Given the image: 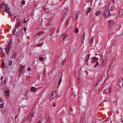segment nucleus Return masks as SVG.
<instances>
[{
	"label": "nucleus",
	"mask_w": 123,
	"mask_h": 123,
	"mask_svg": "<svg viewBox=\"0 0 123 123\" xmlns=\"http://www.w3.org/2000/svg\"><path fill=\"white\" fill-rule=\"evenodd\" d=\"M85 33H84L82 36L81 39V43H84V41L85 38Z\"/></svg>",
	"instance_id": "8"
},
{
	"label": "nucleus",
	"mask_w": 123,
	"mask_h": 123,
	"mask_svg": "<svg viewBox=\"0 0 123 123\" xmlns=\"http://www.w3.org/2000/svg\"><path fill=\"white\" fill-rule=\"evenodd\" d=\"M62 36L63 37V40H65L66 39L67 36V34L66 33H63L62 34Z\"/></svg>",
	"instance_id": "13"
},
{
	"label": "nucleus",
	"mask_w": 123,
	"mask_h": 123,
	"mask_svg": "<svg viewBox=\"0 0 123 123\" xmlns=\"http://www.w3.org/2000/svg\"><path fill=\"white\" fill-rule=\"evenodd\" d=\"M101 12V10L97 11L95 13V15L96 16H99Z\"/></svg>",
	"instance_id": "15"
},
{
	"label": "nucleus",
	"mask_w": 123,
	"mask_h": 123,
	"mask_svg": "<svg viewBox=\"0 0 123 123\" xmlns=\"http://www.w3.org/2000/svg\"><path fill=\"white\" fill-rule=\"evenodd\" d=\"M17 56V53L15 52H13V54L12 55L10 56V58L11 59L14 58Z\"/></svg>",
	"instance_id": "12"
},
{
	"label": "nucleus",
	"mask_w": 123,
	"mask_h": 123,
	"mask_svg": "<svg viewBox=\"0 0 123 123\" xmlns=\"http://www.w3.org/2000/svg\"><path fill=\"white\" fill-rule=\"evenodd\" d=\"M10 43V42H9L5 49L6 52L7 53V55L8 54V53L9 52L11 48Z\"/></svg>",
	"instance_id": "3"
},
{
	"label": "nucleus",
	"mask_w": 123,
	"mask_h": 123,
	"mask_svg": "<svg viewBox=\"0 0 123 123\" xmlns=\"http://www.w3.org/2000/svg\"><path fill=\"white\" fill-rule=\"evenodd\" d=\"M102 78V77L101 76H100L99 77L98 81L97 82V83H96V86H98L99 85L100 82H101V81Z\"/></svg>",
	"instance_id": "10"
},
{
	"label": "nucleus",
	"mask_w": 123,
	"mask_h": 123,
	"mask_svg": "<svg viewBox=\"0 0 123 123\" xmlns=\"http://www.w3.org/2000/svg\"><path fill=\"white\" fill-rule=\"evenodd\" d=\"M66 59H65V60H64L62 62V65H64V64H65V60H66Z\"/></svg>",
	"instance_id": "37"
},
{
	"label": "nucleus",
	"mask_w": 123,
	"mask_h": 123,
	"mask_svg": "<svg viewBox=\"0 0 123 123\" xmlns=\"http://www.w3.org/2000/svg\"><path fill=\"white\" fill-rule=\"evenodd\" d=\"M75 33H78L79 32L78 29L77 28H76V29H75Z\"/></svg>",
	"instance_id": "36"
},
{
	"label": "nucleus",
	"mask_w": 123,
	"mask_h": 123,
	"mask_svg": "<svg viewBox=\"0 0 123 123\" xmlns=\"http://www.w3.org/2000/svg\"><path fill=\"white\" fill-rule=\"evenodd\" d=\"M16 21H18V22H19V20H18V19H17H17H16Z\"/></svg>",
	"instance_id": "50"
},
{
	"label": "nucleus",
	"mask_w": 123,
	"mask_h": 123,
	"mask_svg": "<svg viewBox=\"0 0 123 123\" xmlns=\"http://www.w3.org/2000/svg\"><path fill=\"white\" fill-rule=\"evenodd\" d=\"M69 23V22L68 21L66 22L65 25V26H66Z\"/></svg>",
	"instance_id": "39"
},
{
	"label": "nucleus",
	"mask_w": 123,
	"mask_h": 123,
	"mask_svg": "<svg viewBox=\"0 0 123 123\" xmlns=\"http://www.w3.org/2000/svg\"><path fill=\"white\" fill-rule=\"evenodd\" d=\"M118 86L120 88L123 86V79L121 78L119 79Z\"/></svg>",
	"instance_id": "5"
},
{
	"label": "nucleus",
	"mask_w": 123,
	"mask_h": 123,
	"mask_svg": "<svg viewBox=\"0 0 123 123\" xmlns=\"http://www.w3.org/2000/svg\"><path fill=\"white\" fill-rule=\"evenodd\" d=\"M12 64V61H9L8 63V64L9 66H11Z\"/></svg>",
	"instance_id": "26"
},
{
	"label": "nucleus",
	"mask_w": 123,
	"mask_h": 123,
	"mask_svg": "<svg viewBox=\"0 0 123 123\" xmlns=\"http://www.w3.org/2000/svg\"><path fill=\"white\" fill-rule=\"evenodd\" d=\"M79 14V13L78 12H76L75 14V20H76L78 18V15Z\"/></svg>",
	"instance_id": "23"
},
{
	"label": "nucleus",
	"mask_w": 123,
	"mask_h": 123,
	"mask_svg": "<svg viewBox=\"0 0 123 123\" xmlns=\"http://www.w3.org/2000/svg\"><path fill=\"white\" fill-rule=\"evenodd\" d=\"M1 68L2 69L3 68H6V67L5 66L4 63L3 61L1 65Z\"/></svg>",
	"instance_id": "19"
},
{
	"label": "nucleus",
	"mask_w": 123,
	"mask_h": 123,
	"mask_svg": "<svg viewBox=\"0 0 123 123\" xmlns=\"http://www.w3.org/2000/svg\"><path fill=\"white\" fill-rule=\"evenodd\" d=\"M40 121L39 120L38 122L37 123H40Z\"/></svg>",
	"instance_id": "51"
},
{
	"label": "nucleus",
	"mask_w": 123,
	"mask_h": 123,
	"mask_svg": "<svg viewBox=\"0 0 123 123\" xmlns=\"http://www.w3.org/2000/svg\"><path fill=\"white\" fill-rule=\"evenodd\" d=\"M92 10V9L90 8H88L87 10L86 14H87L88 13L90 12Z\"/></svg>",
	"instance_id": "22"
},
{
	"label": "nucleus",
	"mask_w": 123,
	"mask_h": 123,
	"mask_svg": "<svg viewBox=\"0 0 123 123\" xmlns=\"http://www.w3.org/2000/svg\"><path fill=\"white\" fill-rule=\"evenodd\" d=\"M114 9V7H112L110 9V10H112Z\"/></svg>",
	"instance_id": "42"
},
{
	"label": "nucleus",
	"mask_w": 123,
	"mask_h": 123,
	"mask_svg": "<svg viewBox=\"0 0 123 123\" xmlns=\"http://www.w3.org/2000/svg\"><path fill=\"white\" fill-rule=\"evenodd\" d=\"M0 50H1V51H2V50H3V49H1V48H0Z\"/></svg>",
	"instance_id": "56"
},
{
	"label": "nucleus",
	"mask_w": 123,
	"mask_h": 123,
	"mask_svg": "<svg viewBox=\"0 0 123 123\" xmlns=\"http://www.w3.org/2000/svg\"><path fill=\"white\" fill-rule=\"evenodd\" d=\"M34 113L32 112L31 114H29L28 116L27 120L29 122H30L32 119V118L33 117Z\"/></svg>",
	"instance_id": "4"
},
{
	"label": "nucleus",
	"mask_w": 123,
	"mask_h": 123,
	"mask_svg": "<svg viewBox=\"0 0 123 123\" xmlns=\"http://www.w3.org/2000/svg\"><path fill=\"white\" fill-rule=\"evenodd\" d=\"M111 87H109L108 88V93H109L110 94V92H111Z\"/></svg>",
	"instance_id": "34"
},
{
	"label": "nucleus",
	"mask_w": 123,
	"mask_h": 123,
	"mask_svg": "<svg viewBox=\"0 0 123 123\" xmlns=\"http://www.w3.org/2000/svg\"><path fill=\"white\" fill-rule=\"evenodd\" d=\"M67 12V9L65 8L63 10L62 12V14L64 15H65L66 14V13Z\"/></svg>",
	"instance_id": "18"
},
{
	"label": "nucleus",
	"mask_w": 123,
	"mask_h": 123,
	"mask_svg": "<svg viewBox=\"0 0 123 123\" xmlns=\"http://www.w3.org/2000/svg\"><path fill=\"white\" fill-rule=\"evenodd\" d=\"M48 21V22L47 23V25L50 26L52 25V22L53 21V19L51 18H49L47 19Z\"/></svg>",
	"instance_id": "6"
},
{
	"label": "nucleus",
	"mask_w": 123,
	"mask_h": 123,
	"mask_svg": "<svg viewBox=\"0 0 123 123\" xmlns=\"http://www.w3.org/2000/svg\"><path fill=\"white\" fill-rule=\"evenodd\" d=\"M31 91L33 92L36 91L38 90L36 88L34 87H32L31 88Z\"/></svg>",
	"instance_id": "16"
},
{
	"label": "nucleus",
	"mask_w": 123,
	"mask_h": 123,
	"mask_svg": "<svg viewBox=\"0 0 123 123\" xmlns=\"http://www.w3.org/2000/svg\"><path fill=\"white\" fill-rule=\"evenodd\" d=\"M122 118H121V122H122L123 123V121L122 120Z\"/></svg>",
	"instance_id": "55"
},
{
	"label": "nucleus",
	"mask_w": 123,
	"mask_h": 123,
	"mask_svg": "<svg viewBox=\"0 0 123 123\" xmlns=\"http://www.w3.org/2000/svg\"><path fill=\"white\" fill-rule=\"evenodd\" d=\"M114 22L113 20H110L109 22V26L112 27L114 25Z\"/></svg>",
	"instance_id": "11"
},
{
	"label": "nucleus",
	"mask_w": 123,
	"mask_h": 123,
	"mask_svg": "<svg viewBox=\"0 0 123 123\" xmlns=\"http://www.w3.org/2000/svg\"><path fill=\"white\" fill-rule=\"evenodd\" d=\"M4 104L2 103V104H0V108H2L3 107L4 105Z\"/></svg>",
	"instance_id": "31"
},
{
	"label": "nucleus",
	"mask_w": 123,
	"mask_h": 123,
	"mask_svg": "<svg viewBox=\"0 0 123 123\" xmlns=\"http://www.w3.org/2000/svg\"><path fill=\"white\" fill-rule=\"evenodd\" d=\"M92 62L93 63L95 62H97L98 61V59L96 57H94L92 58Z\"/></svg>",
	"instance_id": "9"
},
{
	"label": "nucleus",
	"mask_w": 123,
	"mask_h": 123,
	"mask_svg": "<svg viewBox=\"0 0 123 123\" xmlns=\"http://www.w3.org/2000/svg\"><path fill=\"white\" fill-rule=\"evenodd\" d=\"M31 69V68H27V70L28 71H29Z\"/></svg>",
	"instance_id": "44"
},
{
	"label": "nucleus",
	"mask_w": 123,
	"mask_h": 123,
	"mask_svg": "<svg viewBox=\"0 0 123 123\" xmlns=\"http://www.w3.org/2000/svg\"><path fill=\"white\" fill-rule=\"evenodd\" d=\"M21 25V22H18V25H17V27H19Z\"/></svg>",
	"instance_id": "29"
},
{
	"label": "nucleus",
	"mask_w": 123,
	"mask_h": 123,
	"mask_svg": "<svg viewBox=\"0 0 123 123\" xmlns=\"http://www.w3.org/2000/svg\"><path fill=\"white\" fill-rule=\"evenodd\" d=\"M21 75V74H19H19H18V76L19 77H20V75Z\"/></svg>",
	"instance_id": "52"
},
{
	"label": "nucleus",
	"mask_w": 123,
	"mask_h": 123,
	"mask_svg": "<svg viewBox=\"0 0 123 123\" xmlns=\"http://www.w3.org/2000/svg\"><path fill=\"white\" fill-rule=\"evenodd\" d=\"M89 0H85V1L86 2H88Z\"/></svg>",
	"instance_id": "53"
},
{
	"label": "nucleus",
	"mask_w": 123,
	"mask_h": 123,
	"mask_svg": "<svg viewBox=\"0 0 123 123\" xmlns=\"http://www.w3.org/2000/svg\"><path fill=\"white\" fill-rule=\"evenodd\" d=\"M0 102H2V99L1 98H0Z\"/></svg>",
	"instance_id": "43"
},
{
	"label": "nucleus",
	"mask_w": 123,
	"mask_h": 123,
	"mask_svg": "<svg viewBox=\"0 0 123 123\" xmlns=\"http://www.w3.org/2000/svg\"><path fill=\"white\" fill-rule=\"evenodd\" d=\"M43 43H42L41 44L40 43L38 44L36 46L37 47H40L43 44Z\"/></svg>",
	"instance_id": "30"
},
{
	"label": "nucleus",
	"mask_w": 123,
	"mask_h": 123,
	"mask_svg": "<svg viewBox=\"0 0 123 123\" xmlns=\"http://www.w3.org/2000/svg\"><path fill=\"white\" fill-rule=\"evenodd\" d=\"M109 5H108L106 6L105 7V9L103 15L105 18H108L110 16V11L109 9Z\"/></svg>",
	"instance_id": "1"
},
{
	"label": "nucleus",
	"mask_w": 123,
	"mask_h": 123,
	"mask_svg": "<svg viewBox=\"0 0 123 123\" xmlns=\"http://www.w3.org/2000/svg\"><path fill=\"white\" fill-rule=\"evenodd\" d=\"M107 61V59H105L103 61L102 64L103 65H105L106 64V63Z\"/></svg>",
	"instance_id": "20"
},
{
	"label": "nucleus",
	"mask_w": 123,
	"mask_h": 123,
	"mask_svg": "<svg viewBox=\"0 0 123 123\" xmlns=\"http://www.w3.org/2000/svg\"><path fill=\"white\" fill-rule=\"evenodd\" d=\"M123 14V10L122 9H121L119 10V16L121 17Z\"/></svg>",
	"instance_id": "14"
},
{
	"label": "nucleus",
	"mask_w": 123,
	"mask_h": 123,
	"mask_svg": "<svg viewBox=\"0 0 123 123\" xmlns=\"http://www.w3.org/2000/svg\"><path fill=\"white\" fill-rule=\"evenodd\" d=\"M26 21H24V23H26Z\"/></svg>",
	"instance_id": "54"
},
{
	"label": "nucleus",
	"mask_w": 123,
	"mask_h": 123,
	"mask_svg": "<svg viewBox=\"0 0 123 123\" xmlns=\"http://www.w3.org/2000/svg\"><path fill=\"white\" fill-rule=\"evenodd\" d=\"M15 119H16L17 117V116H15Z\"/></svg>",
	"instance_id": "58"
},
{
	"label": "nucleus",
	"mask_w": 123,
	"mask_h": 123,
	"mask_svg": "<svg viewBox=\"0 0 123 123\" xmlns=\"http://www.w3.org/2000/svg\"><path fill=\"white\" fill-rule=\"evenodd\" d=\"M19 73L20 74H21V73L22 72V71L23 70L19 69Z\"/></svg>",
	"instance_id": "38"
},
{
	"label": "nucleus",
	"mask_w": 123,
	"mask_h": 123,
	"mask_svg": "<svg viewBox=\"0 0 123 123\" xmlns=\"http://www.w3.org/2000/svg\"><path fill=\"white\" fill-rule=\"evenodd\" d=\"M16 28L15 27L12 30V33L13 34H14V32L16 31Z\"/></svg>",
	"instance_id": "32"
},
{
	"label": "nucleus",
	"mask_w": 123,
	"mask_h": 123,
	"mask_svg": "<svg viewBox=\"0 0 123 123\" xmlns=\"http://www.w3.org/2000/svg\"><path fill=\"white\" fill-rule=\"evenodd\" d=\"M93 41V39L92 38L91 39V40L90 41V42H91V43H92Z\"/></svg>",
	"instance_id": "41"
},
{
	"label": "nucleus",
	"mask_w": 123,
	"mask_h": 123,
	"mask_svg": "<svg viewBox=\"0 0 123 123\" xmlns=\"http://www.w3.org/2000/svg\"><path fill=\"white\" fill-rule=\"evenodd\" d=\"M6 96L8 97L9 96L10 92L8 90H6L5 92Z\"/></svg>",
	"instance_id": "17"
},
{
	"label": "nucleus",
	"mask_w": 123,
	"mask_h": 123,
	"mask_svg": "<svg viewBox=\"0 0 123 123\" xmlns=\"http://www.w3.org/2000/svg\"><path fill=\"white\" fill-rule=\"evenodd\" d=\"M53 106L54 107H55L56 106V105H55L54 104L53 105Z\"/></svg>",
	"instance_id": "47"
},
{
	"label": "nucleus",
	"mask_w": 123,
	"mask_h": 123,
	"mask_svg": "<svg viewBox=\"0 0 123 123\" xmlns=\"http://www.w3.org/2000/svg\"><path fill=\"white\" fill-rule=\"evenodd\" d=\"M90 56V55H88L86 57V59H85V61L86 62H87Z\"/></svg>",
	"instance_id": "24"
},
{
	"label": "nucleus",
	"mask_w": 123,
	"mask_h": 123,
	"mask_svg": "<svg viewBox=\"0 0 123 123\" xmlns=\"http://www.w3.org/2000/svg\"><path fill=\"white\" fill-rule=\"evenodd\" d=\"M2 4L5 7V11L6 13H9L10 12H9L8 10V9H9V8L8 6L7 5L5 4L4 3H2Z\"/></svg>",
	"instance_id": "7"
},
{
	"label": "nucleus",
	"mask_w": 123,
	"mask_h": 123,
	"mask_svg": "<svg viewBox=\"0 0 123 123\" xmlns=\"http://www.w3.org/2000/svg\"><path fill=\"white\" fill-rule=\"evenodd\" d=\"M44 32L43 31H40L38 32L37 34V36H39L40 35L43 34Z\"/></svg>",
	"instance_id": "21"
},
{
	"label": "nucleus",
	"mask_w": 123,
	"mask_h": 123,
	"mask_svg": "<svg viewBox=\"0 0 123 123\" xmlns=\"http://www.w3.org/2000/svg\"><path fill=\"white\" fill-rule=\"evenodd\" d=\"M26 27H24V31L25 32L26 31Z\"/></svg>",
	"instance_id": "40"
},
{
	"label": "nucleus",
	"mask_w": 123,
	"mask_h": 123,
	"mask_svg": "<svg viewBox=\"0 0 123 123\" xmlns=\"http://www.w3.org/2000/svg\"><path fill=\"white\" fill-rule=\"evenodd\" d=\"M6 80H5V81H4V84H6Z\"/></svg>",
	"instance_id": "45"
},
{
	"label": "nucleus",
	"mask_w": 123,
	"mask_h": 123,
	"mask_svg": "<svg viewBox=\"0 0 123 123\" xmlns=\"http://www.w3.org/2000/svg\"><path fill=\"white\" fill-rule=\"evenodd\" d=\"M43 60L44 58L43 57H40L39 58V60L43 62Z\"/></svg>",
	"instance_id": "27"
},
{
	"label": "nucleus",
	"mask_w": 123,
	"mask_h": 123,
	"mask_svg": "<svg viewBox=\"0 0 123 123\" xmlns=\"http://www.w3.org/2000/svg\"><path fill=\"white\" fill-rule=\"evenodd\" d=\"M114 0H113L112 1V2L113 3H114Z\"/></svg>",
	"instance_id": "57"
},
{
	"label": "nucleus",
	"mask_w": 123,
	"mask_h": 123,
	"mask_svg": "<svg viewBox=\"0 0 123 123\" xmlns=\"http://www.w3.org/2000/svg\"><path fill=\"white\" fill-rule=\"evenodd\" d=\"M3 79V76H1L0 78L1 80H2Z\"/></svg>",
	"instance_id": "46"
},
{
	"label": "nucleus",
	"mask_w": 123,
	"mask_h": 123,
	"mask_svg": "<svg viewBox=\"0 0 123 123\" xmlns=\"http://www.w3.org/2000/svg\"><path fill=\"white\" fill-rule=\"evenodd\" d=\"M62 78H61L60 79H59V82L58 83V85H60L61 83V82L62 81Z\"/></svg>",
	"instance_id": "28"
},
{
	"label": "nucleus",
	"mask_w": 123,
	"mask_h": 123,
	"mask_svg": "<svg viewBox=\"0 0 123 123\" xmlns=\"http://www.w3.org/2000/svg\"><path fill=\"white\" fill-rule=\"evenodd\" d=\"M24 68V66L22 65H20V68L19 69L22 70Z\"/></svg>",
	"instance_id": "25"
},
{
	"label": "nucleus",
	"mask_w": 123,
	"mask_h": 123,
	"mask_svg": "<svg viewBox=\"0 0 123 123\" xmlns=\"http://www.w3.org/2000/svg\"><path fill=\"white\" fill-rule=\"evenodd\" d=\"M25 1L24 0H22L21 2V4L22 5H24L25 4Z\"/></svg>",
	"instance_id": "35"
},
{
	"label": "nucleus",
	"mask_w": 123,
	"mask_h": 123,
	"mask_svg": "<svg viewBox=\"0 0 123 123\" xmlns=\"http://www.w3.org/2000/svg\"><path fill=\"white\" fill-rule=\"evenodd\" d=\"M112 64V63H111L110 65V68H111V65Z\"/></svg>",
	"instance_id": "49"
},
{
	"label": "nucleus",
	"mask_w": 123,
	"mask_h": 123,
	"mask_svg": "<svg viewBox=\"0 0 123 123\" xmlns=\"http://www.w3.org/2000/svg\"><path fill=\"white\" fill-rule=\"evenodd\" d=\"M57 96V94H56V92L55 91H53L52 93L49 97V100H52L54 98H55Z\"/></svg>",
	"instance_id": "2"
},
{
	"label": "nucleus",
	"mask_w": 123,
	"mask_h": 123,
	"mask_svg": "<svg viewBox=\"0 0 123 123\" xmlns=\"http://www.w3.org/2000/svg\"><path fill=\"white\" fill-rule=\"evenodd\" d=\"M99 65V63L98 62H97L96 63V64H95V66H94V67L95 68H96L97 66H98Z\"/></svg>",
	"instance_id": "33"
},
{
	"label": "nucleus",
	"mask_w": 123,
	"mask_h": 123,
	"mask_svg": "<svg viewBox=\"0 0 123 123\" xmlns=\"http://www.w3.org/2000/svg\"><path fill=\"white\" fill-rule=\"evenodd\" d=\"M2 5H3L2 4V5H1V4H0V7H1V8L2 7Z\"/></svg>",
	"instance_id": "48"
}]
</instances>
